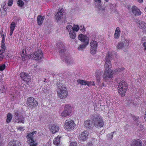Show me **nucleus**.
Listing matches in <instances>:
<instances>
[{"mask_svg": "<svg viewBox=\"0 0 146 146\" xmlns=\"http://www.w3.org/2000/svg\"><path fill=\"white\" fill-rule=\"evenodd\" d=\"M137 1L140 3H142L143 1V0H137Z\"/></svg>", "mask_w": 146, "mask_h": 146, "instance_id": "nucleus-60", "label": "nucleus"}, {"mask_svg": "<svg viewBox=\"0 0 146 146\" xmlns=\"http://www.w3.org/2000/svg\"><path fill=\"white\" fill-rule=\"evenodd\" d=\"M19 142L18 141L13 140L9 143L8 146H19Z\"/></svg>", "mask_w": 146, "mask_h": 146, "instance_id": "nucleus-23", "label": "nucleus"}, {"mask_svg": "<svg viewBox=\"0 0 146 146\" xmlns=\"http://www.w3.org/2000/svg\"><path fill=\"white\" fill-rule=\"evenodd\" d=\"M133 120L135 121H137L136 122V123H137V125H138L139 123H138V122L137 121V120L139 118V117H137V116H133Z\"/></svg>", "mask_w": 146, "mask_h": 146, "instance_id": "nucleus-40", "label": "nucleus"}, {"mask_svg": "<svg viewBox=\"0 0 146 146\" xmlns=\"http://www.w3.org/2000/svg\"><path fill=\"white\" fill-rule=\"evenodd\" d=\"M71 109L70 105H66L64 107V110L62 113L61 115L64 117L69 115L71 113Z\"/></svg>", "mask_w": 146, "mask_h": 146, "instance_id": "nucleus-12", "label": "nucleus"}, {"mask_svg": "<svg viewBox=\"0 0 146 146\" xmlns=\"http://www.w3.org/2000/svg\"><path fill=\"white\" fill-rule=\"evenodd\" d=\"M15 115L16 116L15 117H19V113L18 112V111L17 110H15L14 111Z\"/></svg>", "mask_w": 146, "mask_h": 146, "instance_id": "nucleus-46", "label": "nucleus"}, {"mask_svg": "<svg viewBox=\"0 0 146 146\" xmlns=\"http://www.w3.org/2000/svg\"><path fill=\"white\" fill-rule=\"evenodd\" d=\"M97 82L98 84H99L100 83V79H99L98 80H97Z\"/></svg>", "mask_w": 146, "mask_h": 146, "instance_id": "nucleus-59", "label": "nucleus"}, {"mask_svg": "<svg viewBox=\"0 0 146 146\" xmlns=\"http://www.w3.org/2000/svg\"><path fill=\"white\" fill-rule=\"evenodd\" d=\"M87 146H94V145L92 143H89L87 144Z\"/></svg>", "mask_w": 146, "mask_h": 146, "instance_id": "nucleus-53", "label": "nucleus"}, {"mask_svg": "<svg viewBox=\"0 0 146 146\" xmlns=\"http://www.w3.org/2000/svg\"><path fill=\"white\" fill-rule=\"evenodd\" d=\"M143 45L144 46L145 48V49H146V42H144L143 44Z\"/></svg>", "mask_w": 146, "mask_h": 146, "instance_id": "nucleus-56", "label": "nucleus"}, {"mask_svg": "<svg viewBox=\"0 0 146 146\" xmlns=\"http://www.w3.org/2000/svg\"><path fill=\"white\" fill-rule=\"evenodd\" d=\"M17 3L20 7H22L24 5V2L21 0H19L17 2Z\"/></svg>", "mask_w": 146, "mask_h": 146, "instance_id": "nucleus-36", "label": "nucleus"}, {"mask_svg": "<svg viewBox=\"0 0 146 146\" xmlns=\"http://www.w3.org/2000/svg\"><path fill=\"white\" fill-rule=\"evenodd\" d=\"M15 121L17 123L21 122L24 123V118L22 115L19 117H16L15 118Z\"/></svg>", "mask_w": 146, "mask_h": 146, "instance_id": "nucleus-22", "label": "nucleus"}, {"mask_svg": "<svg viewBox=\"0 0 146 146\" xmlns=\"http://www.w3.org/2000/svg\"><path fill=\"white\" fill-rule=\"evenodd\" d=\"M3 34V31L1 32V33H0V34L1 35V36H2V35Z\"/></svg>", "mask_w": 146, "mask_h": 146, "instance_id": "nucleus-62", "label": "nucleus"}, {"mask_svg": "<svg viewBox=\"0 0 146 146\" xmlns=\"http://www.w3.org/2000/svg\"><path fill=\"white\" fill-rule=\"evenodd\" d=\"M60 137H57L55 138L53 141V143L57 146H59L60 145Z\"/></svg>", "mask_w": 146, "mask_h": 146, "instance_id": "nucleus-27", "label": "nucleus"}, {"mask_svg": "<svg viewBox=\"0 0 146 146\" xmlns=\"http://www.w3.org/2000/svg\"><path fill=\"white\" fill-rule=\"evenodd\" d=\"M132 12L135 15H140L141 14V12L140 10L135 6H133L131 8Z\"/></svg>", "mask_w": 146, "mask_h": 146, "instance_id": "nucleus-20", "label": "nucleus"}, {"mask_svg": "<svg viewBox=\"0 0 146 146\" xmlns=\"http://www.w3.org/2000/svg\"><path fill=\"white\" fill-rule=\"evenodd\" d=\"M66 28L69 32L70 38L73 39H74L76 35L75 31L72 29V26L70 25H68L66 27Z\"/></svg>", "mask_w": 146, "mask_h": 146, "instance_id": "nucleus-14", "label": "nucleus"}, {"mask_svg": "<svg viewBox=\"0 0 146 146\" xmlns=\"http://www.w3.org/2000/svg\"><path fill=\"white\" fill-rule=\"evenodd\" d=\"M120 35V31L119 28V27L116 28L115 34L114 35V37L115 38H118Z\"/></svg>", "mask_w": 146, "mask_h": 146, "instance_id": "nucleus-26", "label": "nucleus"}, {"mask_svg": "<svg viewBox=\"0 0 146 146\" xmlns=\"http://www.w3.org/2000/svg\"><path fill=\"white\" fill-rule=\"evenodd\" d=\"M17 129L21 131H23L24 130L23 128L21 127H17Z\"/></svg>", "mask_w": 146, "mask_h": 146, "instance_id": "nucleus-52", "label": "nucleus"}, {"mask_svg": "<svg viewBox=\"0 0 146 146\" xmlns=\"http://www.w3.org/2000/svg\"><path fill=\"white\" fill-rule=\"evenodd\" d=\"M77 144L76 142H72L70 144V146H77Z\"/></svg>", "mask_w": 146, "mask_h": 146, "instance_id": "nucleus-42", "label": "nucleus"}, {"mask_svg": "<svg viewBox=\"0 0 146 146\" xmlns=\"http://www.w3.org/2000/svg\"><path fill=\"white\" fill-rule=\"evenodd\" d=\"M5 49H2L1 50H0V54H2L5 52Z\"/></svg>", "mask_w": 146, "mask_h": 146, "instance_id": "nucleus-47", "label": "nucleus"}, {"mask_svg": "<svg viewBox=\"0 0 146 146\" xmlns=\"http://www.w3.org/2000/svg\"><path fill=\"white\" fill-rule=\"evenodd\" d=\"M145 11L146 12V7L145 8Z\"/></svg>", "mask_w": 146, "mask_h": 146, "instance_id": "nucleus-64", "label": "nucleus"}, {"mask_svg": "<svg viewBox=\"0 0 146 146\" xmlns=\"http://www.w3.org/2000/svg\"><path fill=\"white\" fill-rule=\"evenodd\" d=\"M15 27V23L14 22H12L10 25V30L14 31Z\"/></svg>", "mask_w": 146, "mask_h": 146, "instance_id": "nucleus-32", "label": "nucleus"}, {"mask_svg": "<svg viewBox=\"0 0 146 146\" xmlns=\"http://www.w3.org/2000/svg\"><path fill=\"white\" fill-rule=\"evenodd\" d=\"M101 74L100 73L98 72L96 73V78L98 80L100 79V76H101Z\"/></svg>", "mask_w": 146, "mask_h": 146, "instance_id": "nucleus-41", "label": "nucleus"}, {"mask_svg": "<svg viewBox=\"0 0 146 146\" xmlns=\"http://www.w3.org/2000/svg\"><path fill=\"white\" fill-rule=\"evenodd\" d=\"M5 57L4 56L3 54H0V61H1Z\"/></svg>", "mask_w": 146, "mask_h": 146, "instance_id": "nucleus-45", "label": "nucleus"}, {"mask_svg": "<svg viewBox=\"0 0 146 146\" xmlns=\"http://www.w3.org/2000/svg\"><path fill=\"white\" fill-rule=\"evenodd\" d=\"M1 47L2 49H6V46L5 44H1Z\"/></svg>", "mask_w": 146, "mask_h": 146, "instance_id": "nucleus-49", "label": "nucleus"}, {"mask_svg": "<svg viewBox=\"0 0 146 146\" xmlns=\"http://www.w3.org/2000/svg\"><path fill=\"white\" fill-rule=\"evenodd\" d=\"M12 4L13 0H9L8 2V5L9 6H11L12 5Z\"/></svg>", "mask_w": 146, "mask_h": 146, "instance_id": "nucleus-43", "label": "nucleus"}, {"mask_svg": "<svg viewBox=\"0 0 146 146\" xmlns=\"http://www.w3.org/2000/svg\"><path fill=\"white\" fill-rule=\"evenodd\" d=\"M142 142L140 140H134L132 141L131 146H142Z\"/></svg>", "mask_w": 146, "mask_h": 146, "instance_id": "nucleus-21", "label": "nucleus"}, {"mask_svg": "<svg viewBox=\"0 0 146 146\" xmlns=\"http://www.w3.org/2000/svg\"><path fill=\"white\" fill-rule=\"evenodd\" d=\"M109 5H110V7H111V8L112 9L113 7H114V5H113L111 3H109Z\"/></svg>", "mask_w": 146, "mask_h": 146, "instance_id": "nucleus-51", "label": "nucleus"}, {"mask_svg": "<svg viewBox=\"0 0 146 146\" xmlns=\"http://www.w3.org/2000/svg\"><path fill=\"white\" fill-rule=\"evenodd\" d=\"M36 131H34L28 134L27 136V138L28 139L27 143L30 145V146H36L37 144V143L33 139V135L34 134H36Z\"/></svg>", "mask_w": 146, "mask_h": 146, "instance_id": "nucleus-9", "label": "nucleus"}, {"mask_svg": "<svg viewBox=\"0 0 146 146\" xmlns=\"http://www.w3.org/2000/svg\"><path fill=\"white\" fill-rule=\"evenodd\" d=\"M50 86L49 85H47L46 86H44V88H42V91L45 93L48 92L49 90L50 89Z\"/></svg>", "mask_w": 146, "mask_h": 146, "instance_id": "nucleus-30", "label": "nucleus"}, {"mask_svg": "<svg viewBox=\"0 0 146 146\" xmlns=\"http://www.w3.org/2000/svg\"><path fill=\"white\" fill-rule=\"evenodd\" d=\"M50 129L52 133L54 134L58 131L59 128L56 124H54L50 127Z\"/></svg>", "mask_w": 146, "mask_h": 146, "instance_id": "nucleus-19", "label": "nucleus"}, {"mask_svg": "<svg viewBox=\"0 0 146 146\" xmlns=\"http://www.w3.org/2000/svg\"><path fill=\"white\" fill-rule=\"evenodd\" d=\"M60 57L62 61H65L68 64H71L74 63L73 59L67 53V52Z\"/></svg>", "mask_w": 146, "mask_h": 146, "instance_id": "nucleus-11", "label": "nucleus"}, {"mask_svg": "<svg viewBox=\"0 0 146 146\" xmlns=\"http://www.w3.org/2000/svg\"><path fill=\"white\" fill-rule=\"evenodd\" d=\"M1 36H2V38H4V39H5V38L6 36L5 35L3 34Z\"/></svg>", "mask_w": 146, "mask_h": 146, "instance_id": "nucleus-58", "label": "nucleus"}, {"mask_svg": "<svg viewBox=\"0 0 146 146\" xmlns=\"http://www.w3.org/2000/svg\"><path fill=\"white\" fill-rule=\"evenodd\" d=\"M56 46L58 50L60 57H62L63 55H65L67 52L63 42L59 41L57 43Z\"/></svg>", "mask_w": 146, "mask_h": 146, "instance_id": "nucleus-8", "label": "nucleus"}, {"mask_svg": "<svg viewBox=\"0 0 146 146\" xmlns=\"http://www.w3.org/2000/svg\"><path fill=\"white\" fill-rule=\"evenodd\" d=\"M113 54L111 53L108 52L106 55L105 58L106 62L104 64V67L106 71L103 74V78L104 80L107 81L108 78L112 80L113 78L112 74L113 73V71H111V60L112 59Z\"/></svg>", "mask_w": 146, "mask_h": 146, "instance_id": "nucleus-1", "label": "nucleus"}, {"mask_svg": "<svg viewBox=\"0 0 146 146\" xmlns=\"http://www.w3.org/2000/svg\"><path fill=\"white\" fill-rule=\"evenodd\" d=\"M78 38L82 42H84V44L80 45L78 48V50H82L89 43L88 38L86 35L80 34L79 35Z\"/></svg>", "mask_w": 146, "mask_h": 146, "instance_id": "nucleus-4", "label": "nucleus"}, {"mask_svg": "<svg viewBox=\"0 0 146 146\" xmlns=\"http://www.w3.org/2000/svg\"><path fill=\"white\" fill-rule=\"evenodd\" d=\"M77 82L78 84H81V85H86L87 81H86L83 80H78Z\"/></svg>", "mask_w": 146, "mask_h": 146, "instance_id": "nucleus-31", "label": "nucleus"}, {"mask_svg": "<svg viewBox=\"0 0 146 146\" xmlns=\"http://www.w3.org/2000/svg\"><path fill=\"white\" fill-rule=\"evenodd\" d=\"M88 138V133L87 131H84L83 132L80 134L79 139L82 141H85Z\"/></svg>", "mask_w": 146, "mask_h": 146, "instance_id": "nucleus-18", "label": "nucleus"}, {"mask_svg": "<svg viewBox=\"0 0 146 146\" xmlns=\"http://www.w3.org/2000/svg\"><path fill=\"white\" fill-rule=\"evenodd\" d=\"M118 88V92L121 96L125 95V94L127 89V84L125 81H122L119 83Z\"/></svg>", "mask_w": 146, "mask_h": 146, "instance_id": "nucleus-5", "label": "nucleus"}, {"mask_svg": "<svg viewBox=\"0 0 146 146\" xmlns=\"http://www.w3.org/2000/svg\"><path fill=\"white\" fill-rule=\"evenodd\" d=\"M58 11L57 12L55 16L56 18V19L58 21L60 20L62 18L63 14L62 12H61V10H58Z\"/></svg>", "mask_w": 146, "mask_h": 146, "instance_id": "nucleus-24", "label": "nucleus"}, {"mask_svg": "<svg viewBox=\"0 0 146 146\" xmlns=\"http://www.w3.org/2000/svg\"><path fill=\"white\" fill-rule=\"evenodd\" d=\"M44 17H42L40 15H39L37 18V23L39 25L42 24L43 21L44 20Z\"/></svg>", "mask_w": 146, "mask_h": 146, "instance_id": "nucleus-25", "label": "nucleus"}, {"mask_svg": "<svg viewBox=\"0 0 146 146\" xmlns=\"http://www.w3.org/2000/svg\"><path fill=\"white\" fill-rule=\"evenodd\" d=\"M2 6H3L2 7H3V9H4V10H3V11H4V12H6V10H5V9H6V10L7 9H6V7H5V5H3H3H1V7H2Z\"/></svg>", "mask_w": 146, "mask_h": 146, "instance_id": "nucleus-50", "label": "nucleus"}, {"mask_svg": "<svg viewBox=\"0 0 146 146\" xmlns=\"http://www.w3.org/2000/svg\"><path fill=\"white\" fill-rule=\"evenodd\" d=\"M5 68V64L1 65L0 66V70L3 71Z\"/></svg>", "mask_w": 146, "mask_h": 146, "instance_id": "nucleus-39", "label": "nucleus"}, {"mask_svg": "<svg viewBox=\"0 0 146 146\" xmlns=\"http://www.w3.org/2000/svg\"><path fill=\"white\" fill-rule=\"evenodd\" d=\"M20 76L23 80L29 82L30 80V76L27 73L22 72L20 74Z\"/></svg>", "mask_w": 146, "mask_h": 146, "instance_id": "nucleus-17", "label": "nucleus"}, {"mask_svg": "<svg viewBox=\"0 0 146 146\" xmlns=\"http://www.w3.org/2000/svg\"><path fill=\"white\" fill-rule=\"evenodd\" d=\"M90 44L91 46V52L92 54H95L96 51L98 43L96 41H92Z\"/></svg>", "mask_w": 146, "mask_h": 146, "instance_id": "nucleus-15", "label": "nucleus"}, {"mask_svg": "<svg viewBox=\"0 0 146 146\" xmlns=\"http://www.w3.org/2000/svg\"><path fill=\"white\" fill-rule=\"evenodd\" d=\"M84 125L88 130L92 129L93 127V125L92 122L90 120H88L84 122Z\"/></svg>", "mask_w": 146, "mask_h": 146, "instance_id": "nucleus-16", "label": "nucleus"}, {"mask_svg": "<svg viewBox=\"0 0 146 146\" xmlns=\"http://www.w3.org/2000/svg\"><path fill=\"white\" fill-rule=\"evenodd\" d=\"M92 82V85L93 86H94L95 85V84H94V82Z\"/></svg>", "mask_w": 146, "mask_h": 146, "instance_id": "nucleus-61", "label": "nucleus"}, {"mask_svg": "<svg viewBox=\"0 0 146 146\" xmlns=\"http://www.w3.org/2000/svg\"><path fill=\"white\" fill-rule=\"evenodd\" d=\"M115 133V132H111L110 133L107 135V137H108L109 139H111L113 137V134Z\"/></svg>", "mask_w": 146, "mask_h": 146, "instance_id": "nucleus-37", "label": "nucleus"}, {"mask_svg": "<svg viewBox=\"0 0 146 146\" xmlns=\"http://www.w3.org/2000/svg\"><path fill=\"white\" fill-rule=\"evenodd\" d=\"M94 5L96 8L100 11H102L105 9V7L101 4V0H94Z\"/></svg>", "mask_w": 146, "mask_h": 146, "instance_id": "nucleus-13", "label": "nucleus"}, {"mask_svg": "<svg viewBox=\"0 0 146 146\" xmlns=\"http://www.w3.org/2000/svg\"><path fill=\"white\" fill-rule=\"evenodd\" d=\"M79 30H80L82 31H85V29H84V26L83 25H81L80 27L79 26Z\"/></svg>", "mask_w": 146, "mask_h": 146, "instance_id": "nucleus-38", "label": "nucleus"}, {"mask_svg": "<svg viewBox=\"0 0 146 146\" xmlns=\"http://www.w3.org/2000/svg\"><path fill=\"white\" fill-rule=\"evenodd\" d=\"M124 47V44L123 42H120L118 43V45L117 46V47L118 48L121 49Z\"/></svg>", "mask_w": 146, "mask_h": 146, "instance_id": "nucleus-34", "label": "nucleus"}, {"mask_svg": "<svg viewBox=\"0 0 146 146\" xmlns=\"http://www.w3.org/2000/svg\"><path fill=\"white\" fill-rule=\"evenodd\" d=\"M144 118L146 120V115H145L144 116Z\"/></svg>", "mask_w": 146, "mask_h": 146, "instance_id": "nucleus-63", "label": "nucleus"}, {"mask_svg": "<svg viewBox=\"0 0 146 146\" xmlns=\"http://www.w3.org/2000/svg\"><path fill=\"white\" fill-rule=\"evenodd\" d=\"M26 104L28 108L31 109L35 108L38 105V102L32 97H30L27 98Z\"/></svg>", "mask_w": 146, "mask_h": 146, "instance_id": "nucleus-7", "label": "nucleus"}, {"mask_svg": "<svg viewBox=\"0 0 146 146\" xmlns=\"http://www.w3.org/2000/svg\"><path fill=\"white\" fill-rule=\"evenodd\" d=\"M43 53L40 50H38L30 55V58L33 59L40 62L43 58Z\"/></svg>", "mask_w": 146, "mask_h": 146, "instance_id": "nucleus-6", "label": "nucleus"}, {"mask_svg": "<svg viewBox=\"0 0 146 146\" xmlns=\"http://www.w3.org/2000/svg\"><path fill=\"white\" fill-rule=\"evenodd\" d=\"M91 118L92 122L94 123V126L96 128H100L103 126L104 123L100 116L95 114L92 116Z\"/></svg>", "mask_w": 146, "mask_h": 146, "instance_id": "nucleus-3", "label": "nucleus"}, {"mask_svg": "<svg viewBox=\"0 0 146 146\" xmlns=\"http://www.w3.org/2000/svg\"><path fill=\"white\" fill-rule=\"evenodd\" d=\"M32 48L31 47H27L25 50L26 52H30Z\"/></svg>", "mask_w": 146, "mask_h": 146, "instance_id": "nucleus-44", "label": "nucleus"}, {"mask_svg": "<svg viewBox=\"0 0 146 146\" xmlns=\"http://www.w3.org/2000/svg\"><path fill=\"white\" fill-rule=\"evenodd\" d=\"M92 82H89L87 81V84L86 85H87L88 86H90L92 85Z\"/></svg>", "mask_w": 146, "mask_h": 146, "instance_id": "nucleus-48", "label": "nucleus"}, {"mask_svg": "<svg viewBox=\"0 0 146 146\" xmlns=\"http://www.w3.org/2000/svg\"><path fill=\"white\" fill-rule=\"evenodd\" d=\"M124 69L123 68H118L117 69H116L115 71V72L116 74H118L119 72L121 71H123Z\"/></svg>", "mask_w": 146, "mask_h": 146, "instance_id": "nucleus-35", "label": "nucleus"}, {"mask_svg": "<svg viewBox=\"0 0 146 146\" xmlns=\"http://www.w3.org/2000/svg\"><path fill=\"white\" fill-rule=\"evenodd\" d=\"M56 85L57 86V95L58 97L60 99H64L68 95V91L66 88L60 81H58Z\"/></svg>", "mask_w": 146, "mask_h": 146, "instance_id": "nucleus-2", "label": "nucleus"}, {"mask_svg": "<svg viewBox=\"0 0 146 146\" xmlns=\"http://www.w3.org/2000/svg\"><path fill=\"white\" fill-rule=\"evenodd\" d=\"M2 140L1 139H0V146H1L2 145Z\"/></svg>", "mask_w": 146, "mask_h": 146, "instance_id": "nucleus-57", "label": "nucleus"}, {"mask_svg": "<svg viewBox=\"0 0 146 146\" xmlns=\"http://www.w3.org/2000/svg\"><path fill=\"white\" fill-rule=\"evenodd\" d=\"M5 39L4 38H2L1 44H5Z\"/></svg>", "mask_w": 146, "mask_h": 146, "instance_id": "nucleus-54", "label": "nucleus"}, {"mask_svg": "<svg viewBox=\"0 0 146 146\" xmlns=\"http://www.w3.org/2000/svg\"><path fill=\"white\" fill-rule=\"evenodd\" d=\"M139 27L141 29H145L146 27V24L144 22L139 21Z\"/></svg>", "mask_w": 146, "mask_h": 146, "instance_id": "nucleus-28", "label": "nucleus"}, {"mask_svg": "<svg viewBox=\"0 0 146 146\" xmlns=\"http://www.w3.org/2000/svg\"><path fill=\"white\" fill-rule=\"evenodd\" d=\"M72 29L74 31H75L76 32L78 31L79 30V26L77 25H76L75 24L73 25V27H72Z\"/></svg>", "mask_w": 146, "mask_h": 146, "instance_id": "nucleus-33", "label": "nucleus"}, {"mask_svg": "<svg viewBox=\"0 0 146 146\" xmlns=\"http://www.w3.org/2000/svg\"><path fill=\"white\" fill-rule=\"evenodd\" d=\"M12 118V115L10 113H9L7 115L6 122L7 123H9Z\"/></svg>", "mask_w": 146, "mask_h": 146, "instance_id": "nucleus-29", "label": "nucleus"}, {"mask_svg": "<svg viewBox=\"0 0 146 146\" xmlns=\"http://www.w3.org/2000/svg\"><path fill=\"white\" fill-rule=\"evenodd\" d=\"M76 125L73 121L69 119L65 121L64 127L65 129L70 131L74 129Z\"/></svg>", "mask_w": 146, "mask_h": 146, "instance_id": "nucleus-10", "label": "nucleus"}, {"mask_svg": "<svg viewBox=\"0 0 146 146\" xmlns=\"http://www.w3.org/2000/svg\"><path fill=\"white\" fill-rule=\"evenodd\" d=\"M13 31L11 30L10 31V36H11L12 35L13 33Z\"/></svg>", "mask_w": 146, "mask_h": 146, "instance_id": "nucleus-55", "label": "nucleus"}]
</instances>
